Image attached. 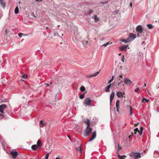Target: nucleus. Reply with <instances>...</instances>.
Instances as JSON below:
<instances>
[{
  "mask_svg": "<svg viewBox=\"0 0 159 159\" xmlns=\"http://www.w3.org/2000/svg\"><path fill=\"white\" fill-rule=\"evenodd\" d=\"M129 156L130 157H133L135 159H139L141 157L140 153L137 152H131L129 154Z\"/></svg>",
  "mask_w": 159,
  "mask_h": 159,
  "instance_id": "nucleus-1",
  "label": "nucleus"
},
{
  "mask_svg": "<svg viewBox=\"0 0 159 159\" xmlns=\"http://www.w3.org/2000/svg\"><path fill=\"white\" fill-rule=\"evenodd\" d=\"M84 104L86 106H90L91 105V100L89 98H86L84 101Z\"/></svg>",
  "mask_w": 159,
  "mask_h": 159,
  "instance_id": "nucleus-2",
  "label": "nucleus"
},
{
  "mask_svg": "<svg viewBox=\"0 0 159 159\" xmlns=\"http://www.w3.org/2000/svg\"><path fill=\"white\" fill-rule=\"evenodd\" d=\"M135 30L139 34H142L143 33L142 27V26L140 25H139L136 27Z\"/></svg>",
  "mask_w": 159,
  "mask_h": 159,
  "instance_id": "nucleus-3",
  "label": "nucleus"
},
{
  "mask_svg": "<svg viewBox=\"0 0 159 159\" xmlns=\"http://www.w3.org/2000/svg\"><path fill=\"white\" fill-rule=\"evenodd\" d=\"M92 131V129L91 127L89 126H87L85 130V135L86 136H88L89 135Z\"/></svg>",
  "mask_w": 159,
  "mask_h": 159,
  "instance_id": "nucleus-4",
  "label": "nucleus"
},
{
  "mask_svg": "<svg viewBox=\"0 0 159 159\" xmlns=\"http://www.w3.org/2000/svg\"><path fill=\"white\" fill-rule=\"evenodd\" d=\"M136 37V36L135 34L131 33L129 34V37L127 39H128L130 42L134 39Z\"/></svg>",
  "mask_w": 159,
  "mask_h": 159,
  "instance_id": "nucleus-5",
  "label": "nucleus"
},
{
  "mask_svg": "<svg viewBox=\"0 0 159 159\" xmlns=\"http://www.w3.org/2000/svg\"><path fill=\"white\" fill-rule=\"evenodd\" d=\"M124 82L127 85H130L132 83V81L128 78H125L124 79Z\"/></svg>",
  "mask_w": 159,
  "mask_h": 159,
  "instance_id": "nucleus-6",
  "label": "nucleus"
},
{
  "mask_svg": "<svg viewBox=\"0 0 159 159\" xmlns=\"http://www.w3.org/2000/svg\"><path fill=\"white\" fill-rule=\"evenodd\" d=\"M129 47L128 45H124L120 47V50L121 51H125L127 50V48Z\"/></svg>",
  "mask_w": 159,
  "mask_h": 159,
  "instance_id": "nucleus-7",
  "label": "nucleus"
},
{
  "mask_svg": "<svg viewBox=\"0 0 159 159\" xmlns=\"http://www.w3.org/2000/svg\"><path fill=\"white\" fill-rule=\"evenodd\" d=\"M7 107L5 104H1L0 105V112L2 113H4L3 111Z\"/></svg>",
  "mask_w": 159,
  "mask_h": 159,
  "instance_id": "nucleus-8",
  "label": "nucleus"
},
{
  "mask_svg": "<svg viewBox=\"0 0 159 159\" xmlns=\"http://www.w3.org/2000/svg\"><path fill=\"white\" fill-rule=\"evenodd\" d=\"M10 153L11 155L12 158L15 159L18 155V152L16 151H11L10 152Z\"/></svg>",
  "mask_w": 159,
  "mask_h": 159,
  "instance_id": "nucleus-9",
  "label": "nucleus"
},
{
  "mask_svg": "<svg viewBox=\"0 0 159 159\" xmlns=\"http://www.w3.org/2000/svg\"><path fill=\"white\" fill-rule=\"evenodd\" d=\"M114 95H115V93L113 92H112L111 93V94L110 96V105H111L112 103V102L113 99L114 98Z\"/></svg>",
  "mask_w": 159,
  "mask_h": 159,
  "instance_id": "nucleus-10",
  "label": "nucleus"
},
{
  "mask_svg": "<svg viewBox=\"0 0 159 159\" xmlns=\"http://www.w3.org/2000/svg\"><path fill=\"white\" fill-rule=\"evenodd\" d=\"M76 150L78 153H79V155L81 156L82 153V150L81 147V145L77 148H76Z\"/></svg>",
  "mask_w": 159,
  "mask_h": 159,
  "instance_id": "nucleus-11",
  "label": "nucleus"
},
{
  "mask_svg": "<svg viewBox=\"0 0 159 159\" xmlns=\"http://www.w3.org/2000/svg\"><path fill=\"white\" fill-rule=\"evenodd\" d=\"M31 148L34 150H36L37 149L41 148V146H37L36 145H33L31 146Z\"/></svg>",
  "mask_w": 159,
  "mask_h": 159,
  "instance_id": "nucleus-12",
  "label": "nucleus"
},
{
  "mask_svg": "<svg viewBox=\"0 0 159 159\" xmlns=\"http://www.w3.org/2000/svg\"><path fill=\"white\" fill-rule=\"evenodd\" d=\"M117 97L120 98H121L123 97V95L122 92H118L116 93Z\"/></svg>",
  "mask_w": 159,
  "mask_h": 159,
  "instance_id": "nucleus-13",
  "label": "nucleus"
},
{
  "mask_svg": "<svg viewBox=\"0 0 159 159\" xmlns=\"http://www.w3.org/2000/svg\"><path fill=\"white\" fill-rule=\"evenodd\" d=\"M154 156L155 158H157L159 156V152L157 151H155L154 153Z\"/></svg>",
  "mask_w": 159,
  "mask_h": 159,
  "instance_id": "nucleus-14",
  "label": "nucleus"
},
{
  "mask_svg": "<svg viewBox=\"0 0 159 159\" xmlns=\"http://www.w3.org/2000/svg\"><path fill=\"white\" fill-rule=\"evenodd\" d=\"M0 3L2 6L4 8L5 7L6 4L3 1V0H0Z\"/></svg>",
  "mask_w": 159,
  "mask_h": 159,
  "instance_id": "nucleus-15",
  "label": "nucleus"
},
{
  "mask_svg": "<svg viewBox=\"0 0 159 159\" xmlns=\"http://www.w3.org/2000/svg\"><path fill=\"white\" fill-rule=\"evenodd\" d=\"M100 70H100L98 71H97V72H95V73H94L93 75H90L89 77H92L93 76H97L99 73Z\"/></svg>",
  "mask_w": 159,
  "mask_h": 159,
  "instance_id": "nucleus-16",
  "label": "nucleus"
},
{
  "mask_svg": "<svg viewBox=\"0 0 159 159\" xmlns=\"http://www.w3.org/2000/svg\"><path fill=\"white\" fill-rule=\"evenodd\" d=\"M120 41L124 43H126L130 42L129 40L127 38L126 39H122Z\"/></svg>",
  "mask_w": 159,
  "mask_h": 159,
  "instance_id": "nucleus-17",
  "label": "nucleus"
},
{
  "mask_svg": "<svg viewBox=\"0 0 159 159\" xmlns=\"http://www.w3.org/2000/svg\"><path fill=\"white\" fill-rule=\"evenodd\" d=\"M85 123L87 124L88 125L87 126H89L90 125V121L89 119H86L85 121Z\"/></svg>",
  "mask_w": 159,
  "mask_h": 159,
  "instance_id": "nucleus-18",
  "label": "nucleus"
},
{
  "mask_svg": "<svg viewBox=\"0 0 159 159\" xmlns=\"http://www.w3.org/2000/svg\"><path fill=\"white\" fill-rule=\"evenodd\" d=\"M120 101L119 100H117L116 102V107L117 108H119Z\"/></svg>",
  "mask_w": 159,
  "mask_h": 159,
  "instance_id": "nucleus-19",
  "label": "nucleus"
},
{
  "mask_svg": "<svg viewBox=\"0 0 159 159\" xmlns=\"http://www.w3.org/2000/svg\"><path fill=\"white\" fill-rule=\"evenodd\" d=\"M143 130V129L142 127H140V130H139L138 132L137 133H139V134L140 135H141L142 134Z\"/></svg>",
  "mask_w": 159,
  "mask_h": 159,
  "instance_id": "nucleus-20",
  "label": "nucleus"
},
{
  "mask_svg": "<svg viewBox=\"0 0 159 159\" xmlns=\"http://www.w3.org/2000/svg\"><path fill=\"white\" fill-rule=\"evenodd\" d=\"M14 12L15 14H17L19 12V8L18 6H16L15 8Z\"/></svg>",
  "mask_w": 159,
  "mask_h": 159,
  "instance_id": "nucleus-21",
  "label": "nucleus"
},
{
  "mask_svg": "<svg viewBox=\"0 0 159 159\" xmlns=\"http://www.w3.org/2000/svg\"><path fill=\"white\" fill-rule=\"evenodd\" d=\"M149 101V100L148 99H146V98H142V102H145L146 103H148V102Z\"/></svg>",
  "mask_w": 159,
  "mask_h": 159,
  "instance_id": "nucleus-22",
  "label": "nucleus"
},
{
  "mask_svg": "<svg viewBox=\"0 0 159 159\" xmlns=\"http://www.w3.org/2000/svg\"><path fill=\"white\" fill-rule=\"evenodd\" d=\"M96 132L95 131H94L93 132L91 137L94 139L96 137Z\"/></svg>",
  "mask_w": 159,
  "mask_h": 159,
  "instance_id": "nucleus-23",
  "label": "nucleus"
},
{
  "mask_svg": "<svg viewBox=\"0 0 159 159\" xmlns=\"http://www.w3.org/2000/svg\"><path fill=\"white\" fill-rule=\"evenodd\" d=\"M118 157L120 159H125V156L124 155L120 156L119 154L118 155Z\"/></svg>",
  "mask_w": 159,
  "mask_h": 159,
  "instance_id": "nucleus-24",
  "label": "nucleus"
},
{
  "mask_svg": "<svg viewBox=\"0 0 159 159\" xmlns=\"http://www.w3.org/2000/svg\"><path fill=\"white\" fill-rule=\"evenodd\" d=\"M147 26L148 27L149 29H151L152 28L153 26L151 24H148L147 25Z\"/></svg>",
  "mask_w": 159,
  "mask_h": 159,
  "instance_id": "nucleus-25",
  "label": "nucleus"
},
{
  "mask_svg": "<svg viewBox=\"0 0 159 159\" xmlns=\"http://www.w3.org/2000/svg\"><path fill=\"white\" fill-rule=\"evenodd\" d=\"M110 91V88L107 86L106 87L105 89V92L106 93H108Z\"/></svg>",
  "mask_w": 159,
  "mask_h": 159,
  "instance_id": "nucleus-26",
  "label": "nucleus"
},
{
  "mask_svg": "<svg viewBox=\"0 0 159 159\" xmlns=\"http://www.w3.org/2000/svg\"><path fill=\"white\" fill-rule=\"evenodd\" d=\"M128 107H129L130 109V115H132L133 113L132 112V107L131 106H128Z\"/></svg>",
  "mask_w": 159,
  "mask_h": 159,
  "instance_id": "nucleus-27",
  "label": "nucleus"
},
{
  "mask_svg": "<svg viewBox=\"0 0 159 159\" xmlns=\"http://www.w3.org/2000/svg\"><path fill=\"white\" fill-rule=\"evenodd\" d=\"M80 90L82 92H84L85 90V88L84 86H82L80 88Z\"/></svg>",
  "mask_w": 159,
  "mask_h": 159,
  "instance_id": "nucleus-28",
  "label": "nucleus"
},
{
  "mask_svg": "<svg viewBox=\"0 0 159 159\" xmlns=\"http://www.w3.org/2000/svg\"><path fill=\"white\" fill-rule=\"evenodd\" d=\"M18 36H19V37L20 38L22 37V35L25 36H26L27 35L22 33H20L18 34Z\"/></svg>",
  "mask_w": 159,
  "mask_h": 159,
  "instance_id": "nucleus-29",
  "label": "nucleus"
},
{
  "mask_svg": "<svg viewBox=\"0 0 159 159\" xmlns=\"http://www.w3.org/2000/svg\"><path fill=\"white\" fill-rule=\"evenodd\" d=\"M53 36L54 37L57 36V37H59L61 38V37L59 35V34L57 33H54L53 34Z\"/></svg>",
  "mask_w": 159,
  "mask_h": 159,
  "instance_id": "nucleus-30",
  "label": "nucleus"
},
{
  "mask_svg": "<svg viewBox=\"0 0 159 159\" xmlns=\"http://www.w3.org/2000/svg\"><path fill=\"white\" fill-rule=\"evenodd\" d=\"M93 18L95 19V22H97L99 20V19L96 15L94 16Z\"/></svg>",
  "mask_w": 159,
  "mask_h": 159,
  "instance_id": "nucleus-31",
  "label": "nucleus"
},
{
  "mask_svg": "<svg viewBox=\"0 0 159 159\" xmlns=\"http://www.w3.org/2000/svg\"><path fill=\"white\" fill-rule=\"evenodd\" d=\"M37 145L38 146H41V141L40 140H38L37 142Z\"/></svg>",
  "mask_w": 159,
  "mask_h": 159,
  "instance_id": "nucleus-32",
  "label": "nucleus"
},
{
  "mask_svg": "<svg viewBox=\"0 0 159 159\" xmlns=\"http://www.w3.org/2000/svg\"><path fill=\"white\" fill-rule=\"evenodd\" d=\"M86 92L85 93H84L80 95V99H82L84 98V94L85 93H86Z\"/></svg>",
  "mask_w": 159,
  "mask_h": 159,
  "instance_id": "nucleus-33",
  "label": "nucleus"
},
{
  "mask_svg": "<svg viewBox=\"0 0 159 159\" xmlns=\"http://www.w3.org/2000/svg\"><path fill=\"white\" fill-rule=\"evenodd\" d=\"M110 42H107L106 43L104 44H103L102 45V46H103L104 47H106L107 46L108 44H110Z\"/></svg>",
  "mask_w": 159,
  "mask_h": 159,
  "instance_id": "nucleus-34",
  "label": "nucleus"
},
{
  "mask_svg": "<svg viewBox=\"0 0 159 159\" xmlns=\"http://www.w3.org/2000/svg\"><path fill=\"white\" fill-rule=\"evenodd\" d=\"M50 152H48L45 155V159H48L49 156Z\"/></svg>",
  "mask_w": 159,
  "mask_h": 159,
  "instance_id": "nucleus-35",
  "label": "nucleus"
},
{
  "mask_svg": "<svg viewBox=\"0 0 159 159\" xmlns=\"http://www.w3.org/2000/svg\"><path fill=\"white\" fill-rule=\"evenodd\" d=\"M113 79H114V76L113 75L112 76L111 78L108 81V84L110 83L113 80Z\"/></svg>",
  "mask_w": 159,
  "mask_h": 159,
  "instance_id": "nucleus-36",
  "label": "nucleus"
},
{
  "mask_svg": "<svg viewBox=\"0 0 159 159\" xmlns=\"http://www.w3.org/2000/svg\"><path fill=\"white\" fill-rule=\"evenodd\" d=\"M122 148L119 145V144L118 145V148H117V152L119 151L120 149Z\"/></svg>",
  "mask_w": 159,
  "mask_h": 159,
  "instance_id": "nucleus-37",
  "label": "nucleus"
},
{
  "mask_svg": "<svg viewBox=\"0 0 159 159\" xmlns=\"http://www.w3.org/2000/svg\"><path fill=\"white\" fill-rule=\"evenodd\" d=\"M137 131H135V130H134V132H131V134H132V136H133V134H137Z\"/></svg>",
  "mask_w": 159,
  "mask_h": 159,
  "instance_id": "nucleus-38",
  "label": "nucleus"
},
{
  "mask_svg": "<svg viewBox=\"0 0 159 159\" xmlns=\"http://www.w3.org/2000/svg\"><path fill=\"white\" fill-rule=\"evenodd\" d=\"M22 77L23 78L26 79L27 77V76L26 75H24L22 76Z\"/></svg>",
  "mask_w": 159,
  "mask_h": 159,
  "instance_id": "nucleus-39",
  "label": "nucleus"
},
{
  "mask_svg": "<svg viewBox=\"0 0 159 159\" xmlns=\"http://www.w3.org/2000/svg\"><path fill=\"white\" fill-rule=\"evenodd\" d=\"M40 123L41 124H42L43 126H44L45 125V123H43V121L42 120H41L40 121Z\"/></svg>",
  "mask_w": 159,
  "mask_h": 159,
  "instance_id": "nucleus-40",
  "label": "nucleus"
},
{
  "mask_svg": "<svg viewBox=\"0 0 159 159\" xmlns=\"http://www.w3.org/2000/svg\"><path fill=\"white\" fill-rule=\"evenodd\" d=\"M125 59V56L124 55H123L122 56V57L121 58V61L124 62V60Z\"/></svg>",
  "mask_w": 159,
  "mask_h": 159,
  "instance_id": "nucleus-41",
  "label": "nucleus"
},
{
  "mask_svg": "<svg viewBox=\"0 0 159 159\" xmlns=\"http://www.w3.org/2000/svg\"><path fill=\"white\" fill-rule=\"evenodd\" d=\"M139 88H138L135 89H134V91L135 92H137L139 91Z\"/></svg>",
  "mask_w": 159,
  "mask_h": 159,
  "instance_id": "nucleus-42",
  "label": "nucleus"
},
{
  "mask_svg": "<svg viewBox=\"0 0 159 159\" xmlns=\"http://www.w3.org/2000/svg\"><path fill=\"white\" fill-rule=\"evenodd\" d=\"M132 135H129L128 136V138H127V139L126 140H127L128 139H129V141H131V139H130L131 137V136Z\"/></svg>",
  "mask_w": 159,
  "mask_h": 159,
  "instance_id": "nucleus-43",
  "label": "nucleus"
},
{
  "mask_svg": "<svg viewBox=\"0 0 159 159\" xmlns=\"http://www.w3.org/2000/svg\"><path fill=\"white\" fill-rule=\"evenodd\" d=\"M92 12H93V11L91 10H90L88 11L87 13L88 14H89L92 13Z\"/></svg>",
  "mask_w": 159,
  "mask_h": 159,
  "instance_id": "nucleus-44",
  "label": "nucleus"
},
{
  "mask_svg": "<svg viewBox=\"0 0 159 159\" xmlns=\"http://www.w3.org/2000/svg\"><path fill=\"white\" fill-rule=\"evenodd\" d=\"M119 11L118 10L115 11H114V14H117L118 13Z\"/></svg>",
  "mask_w": 159,
  "mask_h": 159,
  "instance_id": "nucleus-45",
  "label": "nucleus"
},
{
  "mask_svg": "<svg viewBox=\"0 0 159 159\" xmlns=\"http://www.w3.org/2000/svg\"><path fill=\"white\" fill-rule=\"evenodd\" d=\"M108 2V1H104V2H102V4H107V3Z\"/></svg>",
  "mask_w": 159,
  "mask_h": 159,
  "instance_id": "nucleus-46",
  "label": "nucleus"
},
{
  "mask_svg": "<svg viewBox=\"0 0 159 159\" xmlns=\"http://www.w3.org/2000/svg\"><path fill=\"white\" fill-rule=\"evenodd\" d=\"M110 85H111V87H112L113 86H114V84L113 83H111L109 84Z\"/></svg>",
  "mask_w": 159,
  "mask_h": 159,
  "instance_id": "nucleus-47",
  "label": "nucleus"
},
{
  "mask_svg": "<svg viewBox=\"0 0 159 159\" xmlns=\"http://www.w3.org/2000/svg\"><path fill=\"white\" fill-rule=\"evenodd\" d=\"M122 82V80H121L120 81V82L118 83V85H119V86L120 85V84H121V82Z\"/></svg>",
  "mask_w": 159,
  "mask_h": 159,
  "instance_id": "nucleus-48",
  "label": "nucleus"
},
{
  "mask_svg": "<svg viewBox=\"0 0 159 159\" xmlns=\"http://www.w3.org/2000/svg\"><path fill=\"white\" fill-rule=\"evenodd\" d=\"M93 139V138H92V137H91V138L89 140V142H90V141H92Z\"/></svg>",
  "mask_w": 159,
  "mask_h": 159,
  "instance_id": "nucleus-49",
  "label": "nucleus"
},
{
  "mask_svg": "<svg viewBox=\"0 0 159 159\" xmlns=\"http://www.w3.org/2000/svg\"><path fill=\"white\" fill-rule=\"evenodd\" d=\"M129 5L131 7H132V3L131 2H130L129 3Z\"/></svg>",
  "mask_w": 159,
  "mask_h": 159,
  "instance_id": "nucleus-50",
  "label": "nucleus"
},
{
  "mask_svg": "<svg viewBox=\"0 0 159 159\" xmlns=\"http://www.w3.org/2000/svg\"><path fill=\"white\" fill-rule=\"evenodd\" d=\"M139 130L138 129V128H135L134 130H135V131H137V132H138V131Z\"/></svg>",
  "mask_w": 159,
  "mask_h": 159,
  "instance_id": "nucleus-51",
  "label": "nucleus"
},
{
  "mask_svg": "<svg viewBox=\"0 0 159 159\" xmlns=\"http://www.w3.org/2000/svg\"><path fill=\"white\" fill-rule=\"evenodd\" d=\"M119 108H117V109H116V111H117V112H119Z\"/></svg>",
  "mask_w": 159,
  "mask_h": 159,
  "instance_id": "nucleus-52",
  "label": "nucleus"
},
{
  "mask_svg": "<svg viewBox=\"0 0 159 159\" xmlns=\"http://www.w3.org/2000/svg\"><path fill=\"white\" fill-rule=\"evenodd\" d=\"M32 16L34 17H36V16L34 14V13H33L32 15Z\"/></svg>",
  "mask_w": 159,
  "mask_h": 159,
  "instance_id": "nucleus-53",
  "label": "nucleus"
},
{
  "mask_svg": "<svg viewBox=\"0 0 159 159\" xmlns=\"http://www.w3.org/2000/svg\"><path fill=\"white\" fill-rule=\"evenodd\" d=\"M145 43V41H143L142 42L141 44L142 45H143Z\"/></svg>",
  "mask_w": 159,
  "mask_h": 159,
  "instance_id": "nucleus-54",
  "label": "nucleus"
},
{
  "mask_svg": "<svg viewBox=\"0 0 159 159\" xmlns=\"http://www.w3.org/2000/svg\"><path fill=\"white\" fill-rule=\"evenodd\" d=\"M107 87H108L110 89L111 88V85H110V84H109L107 86Z\"/></svg>",
  "mask_w": 159,
  "mask_h": 159,
  "instance_id": "nucleus-55",
  "label": "nucleus"
},
{
  "mask_svg": "<svg viewBox=\"0 0 159 159\" xmlns=\"http://www.w3.org/2000/svg\"><path fill=\"white\" fill-rule=\"evenodd\" d=\"M47 84V86H49V84ZM52 84V83H51L50 84Z\"/></svg>",
  "mask_w": 159,
  "mask_h": 159,
  "instance_id": "nucleus-56",
  "label": "nucleus"
},
{
  "mask_svg": "<svg viewBox=\"0 0 159 159\" xmlns=\"http://www.w3.org/2000/svg\"><path fill=\"white\" fill-rule=\"evenodd\" d=\"M119 77L120 78H122V75H120L119 76Z\"/></svg>",
  "mask_w": 159,
  "mask_h": 159,
  "instance_id": "nucleus-57",
  "label": "nucleus"
},
{
  "mask_svg": "<svg viewBox=\"0 0 159 159\" xmlns=\"http://www.w3.org/2000/svg\"><path fill=\"white\" fill-rule=\"evenodd\" d=\"M67 136H68V137L69 138V139L70 140H71L70 137L69 136H68V135H67Z\"/></svg>",
  "mask_w": 159,
  "mask_h": 159,
  "instance_id": "nucleus-58",
  "label": "nucleus"
},
{
  "mask_svg": "<svg viewBox=\"0 0 159 159\" xmlns=\"http://www.w3.org/2000/svg\"><path fill=\"white\" fill-rule=\"evenodd\" d=\"M137 36L138 37H140V35H139V34H137Z\"/></svg>",
  "mask_w": 159,
  "mask_h": 159,
  "instance_id": "nucleus-59",
  "label": "nucleus"
},
{
  "mask_svg": "<svg viewBox=\"0 0 159 159\" xmlns=\"http://www.w3.org/2000/svg\"><path fill=\"white\" fill-rule=\"evenodd\" d=\"M55 159H60V158L58 157H57Z\"/></svg>",
  "mask_w": 159,
  "mask_h": 159,
  "instance_id": "nucleus-60",
  "label": "nucleus"
},
{
  "mask_svg": "<svg viewBox=\"0 0 159 159\" xmlns=\"http://www.w3.org/2000/svg\"><path fill=\"white\" fill-rule=\"evenodd\" d=\"M7 29H6V30H5V32H6V33L7 34Z\"/></svg>",
  "mask_w": 159,
  "mask_h": 159,
  "instance_id": "nucleus-61",
  "label": "nucleus"
},
{
  "mask_svg": "<svg viewBox=\"0 0 159 159\" xmlns=\"http://www.w3.org/2000/svg\"><path fill=\"white\" fill-rule=\"evenodd\" d=\"M146 86V84H144V87H145Z\"/></svg>",
  "mask_w": 159,
  "mask_h": 159,
  "instance_id": "nucleus-62",
  "label": "nucleus"
},
{
  "mask_svg": "<svg viewBox=\"0 0 159 159\" xmlns=\"http://www.w3.org/2000/svg\"><path fill=\"white\" fill-rule=\"evenodd\" d=\"M85 42L86 43H88V42L87 41H85Z\"/></svg>",
  "mask_w": 159,
  "mask_h": 159,
  "instance_id": "nucleus-63",
  "label": "nucleus"
},
{
  "mask_svg": "<svg viewBox=\"0 0 159 159\" xmlns=\"http://www.w3.org/2000/svg\"><path fill=\"white\" fill-rule=\"evenodd\" d=\"M121 54V53H119V55H120Z\"/></svg>",
  "mask_w": 159,
  "mask_h": 159,
  "instance_id": "nucleus-64",
  "label": "nucleus"
}]
</instances>
